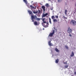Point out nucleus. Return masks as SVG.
Instances as JSON below:
<instances>
[{
	"label": "nucleus",
	"mask_w": 76,
	"mask_h": 76,
	"mask_svg": "<svg viewBox=\"0 0 76 76\" xmlns=\"http://www.w3.org/2000/svg\"><path fill=\"white\" fill-rule=\"evenodd\" d=\"M31 20H32V22H34V20H37L39 21L41 20V18H37V17L36 15H32L31 16Z\"/></svg>",
	"instance_id": "obj_1"
},
{
	"label": "nucleus",
	"mask_w": 76,
	"mask_h": 76,
	"mask_svg": "<svg viewBox=\"0 0 76 76\" xmlns=\"http://www.w3.org/2000/svg\"><path fill=\"white\" fill-rule=\"evenodd\" d=\"M70 23L71 24H72L74 26L76 25V21L74 20H72Z\"/></svg>",
	"instance_id": "obj_2"
},
{
	"label": "nucleus",
	"mask_w": 76,
	"mask_h": 76,
	"mask_svg": "<svg viewBox=\"0 0 76 76\" xmlns=\"http://www.w3.org/2000/svg\"><path fill=\"white\" fill-rule=\"evenodd\" d=\"M55 32V31L54 30H53V31L52 33H50L49 35V36L50 37H51L52 36H53V35L54 34V33Z\"/></svg>",
	"instance_id": "obj_3"
},
{
	"label": "nucleus",
	"mask_w": 76,
	"mask_h": 76,
	"mask_svg": "<svg viewBox=\"0 0 76 76\" xmlns=\"http://www.w3.org/2000/svg\"><path fill=\"white\" fill-rule=\"evenodd\" d=\"M42 25L43 26L44 28H47V27H48V25H49V24L48 23V22L47 23L46 25H45V24L42 23Z\"/></svg>",
	"instance_id": "obj_4"
},
{
	"label": "nucleus",
	"mask_w": 76,
	"mask_h": 76,
	"mask_svg": "<svg viewBox=\"0 0 76 76\" xmlns=\"http://www.w3.org/2000/svg\"><path fill=\"white\" fill-rule=\"evenodd\" d=\"M67 32L68 33H70V32H72V30L70 29V27H69L68 28Z\"/></svg>",
	"instance_id": "obj_5"
},
{
	"label": "nucleus",
	"mask_w": 76,
	"mask_h": 76,
	"mask_svg": "<svg viewBox=\"0 0 76 76\" xmlns=\"http://www.w3.org/2000/svg\"><path fill=\"white\" fill-rule=\"evenodd\" d=\"M28 12L29 15H33V13H32V11H31V10H28Z\"/></svg>",
	"instance_id": "obj_6"
},
{
	"label": "nucleus",
	"mask_w": 76,
	"mask_h": 76,
	"mask_svg": "<svg viewBox=\"0 0 76 76\" xmlns=\"http://www.w3.org/2000/svg\"><path fill=\"white\" fill-rule=\"evenodd\" d=\"M48 15V13H45V14H44L42 16V18H44V17H45L46 16H47Z\"/></svg>",
	"instance_id": "obj_7"
},
{
	"label": "nucleus",
	"mask_w": 76,
	"mask_h": 76,
	"mask_svg": "<svg viewBox=\"0 0 76 76\" xmlns=\"http://www.w3.org/2000/svg\"><path fill=\"white\" fill-rule=\"evenodd\" d=\"M48 45L50 46H53V45H52V43H51L50 41L48 42Z\"/></svg>",
	"instance_id": "obj_8"
},
{
	"label": "nucleus",
	"mask_w": 76,
	"mask_h": 76,
	"mask_svg": "<svg viewBox=\"0 0 76 76\" xmlns=\"http://www.w3.org/2000/svg\"><path fill=\"white\" fill-rule=\"evenodd\" d=\"M42 8L43 9L44 12H44H45V7L44 6H42Z\"/></svg>",
	"instance_id": "obj_9"
},
{
	"label": "nucleus",
	"mask_w": 76,
	"mask_h": 76,
	"mask_svg": "<svg viewBox=\"0 0 76 76\" xmlns=\"http://www.w3.org/2000/svg\"><path fill=\"white\" fill-rule=\"evenodd\" d=\"M34 24L35 25H39V24L38 23V22H37V21H34Z\"/></svg>",
	"instance_id": "obj_10"
},
{
	"label": "nucleus",
	"mask_w": 76,
	"mask_h": 76,
	"mask_svg": "<svg viewBox=\"0 0 76 76\" xmlns=\"http://www.w3.org/2000/svg\"><path fill=\"white\" fill-rule=\"evenodd\" d=\"M42 21L43 22V23H47L46 21H45V18H43L42 19Z\"/></svg>",
	"instance_id": "obj_11"
},
{
	"label": "nucleus",
	"mask_w": 76,
	"mask_h": 76,
	"mask_svg": "<svg viewBox=\"0 0 76 76\" xmlns=\"http://www.w3.org/2000/svg\"><path fill=\"white\" fill-rule=\"evenodd\" d=\"M75 55L74 54V52H72L71 53V54L70 55L71 57H73V56H74V55Z\"/></svg>",
	"instance_id": "obj_12"
},
{
	"label": "nucleus",
	"mask_w": 76,
	"mask_h": 76,
	"mask_svg": "<svg viewBox=\"0 0 76 76\" xmlns=\"http://www.w3.org/2000/svg\"><path fill=\"white\" fill-rule=\"evenodd\" d=\"M55 50L56 51L57 53H58V52H60V50L58 49L57 48H56L55 49Z\"/></svg>",
	"instance_id": "obj_13"
},
{
	"label": "nucleus",
	"mask_w": 76,
	"mask_h": 76,
	"mask_svg": "<svg viewBox=\"0 0 76 76\" xmlns=\"http://www.w3.org/2000/svg\"><path fill=\"white\" fill-rule=\"evenodd\" d=\"M59 61V59H57L56 60L55 62L56 63H58Z\"/></svg>",
	"instance_id": "obj_14"
},
{
	"label": "nucleus",
	"mask_w": 76,
	"mask_h": 76,
	"mask_svg": "<svg viewBox=\"0 0 76 76\" xmlns=\"http://www.w3.org/2000/svg\"><path fill=\"white\" fill-rule=\"evenodd\" d=\"M23 1L26 4H28V2L27 1V0H23Z\"/></svg>",
	"instance_id": "obj_15"
},
{
	"label": "nucleus",
	"mask_w": 76,
	"mask_h": 76,
	"mask_svg": "<svg viewBox=\"0 0 76 76\" xmlns=\"http://www.w3.org/2000/svg\"><path fill=\"white\" fill-rule=\"evenodd\" d=\"M30 7H31V10H32L33 9H34V7L32 5H30Z\"/></svg>",
	"instance_id": "obj_16"
},
{
	"label": "nucleus",
	"mask_w": 76,
	"mask_h": 76,
	"mask_svg": "<svg viewBox=\"0 0 76 76\" xmlns=\"http://www.w3.org/2000/svg\"><path fill=\"white\" fill-rule=\"evenodd\" d=\"M53 21L54 22H57V20L56 19H54L53 20Z\"/></svg>",
	"instance_id": "obj_17"
},
{
	"label": "nucleus",
	"mask_w": 76,
	"mask_h": 76,
	"mask_svg": "<svg viewBox=\"0 0 76 76\" xmlns=\"http://www.w3.org/2000/svg\"><path fill=\"white\" fill-rule=\"evenodd\" d=\"M67 10H65V13L66 15H67Z\"/></svg>",
	"instance_id": "obj_18"
},
{
	"label": "nucleus",
	"mask_w": 76,
	"mask_h": 76,
	"mask_svg": "<svg viewBox=\"0 0 76 76\" xmlns=\"http://www.w3.org/2000/svg\"><path fill=\"white\" fill-rule=\"evenodd\" d=\"M51 18L52 19H55V17H54V16L53 15L52 16H51Z\"/></svg>",
	"instance_id": "obj_19"
},
{
	"label": "nucleus",
	"mask_w": 76,
	"mask_h": 76,
	"mask_svg": "<svg viewBox=\"0 0 76 76\" xmlns=\"http://www.w3.org/2000/svg\"><path fill=\"white\" fill-rule=\"evenodd\" d=\"M49 23H50V24H51V23H51V18H49Z\"/></svg>",
	"instance_id": "obj_20"
},
{
	"label": "nucleus",
	"mask_w": 76,
	"mask_h": 76,
	"mask_svg": "<svg viewBox=\"0 0 76 76\" xmlns=\"http://www.w3.org/2000/svg\"><path fill=\"white\" fill-rule=\"evenodd\" d=\"M33 13H34V14H36V13H37L38 11H37L36 12H35V11H33Z\"/></svg>",
	"instance_id": "obj_21"
},
{
	"label": "nucleus",
	"mask_w": 76,
	"mask_h": 76,
	"mask_svg": "<svg viewBox=\"0 0 76 76\" xmlns=\"http://www.w3.org/2000/svg\"><path fill=\"white\" fill-rule=\"evenodd\" d=\"M69 67V65H65V66H64V67H65V68L66 69L67 68V67Z\"/></svg>",
	"instance_id": "obj_22"
},
{
	"label": "nucleus",
	"mask_w": 76,
	"mask_h": 76,
	"mask_svg": "<svg viewBox=\"0 0 76 76\" xmlns=\"http://www.w3.org/2000/svg\"><path fill=\"white\" fill-rule=\"evenodd\" d=\"M65 48H66V49H69V47L67 45H65Z\"/></svg>",
	"instance_id": "obj_23"
},
{
	"label": "nucleus",
	"mask_w": 76,
	"mask_h": 76,
	"mask_svg": "<svg viewBox=\"0 0 76 76\" xmlns=\"http://www.w3.org/2000/svg\"><path fill=\"white\" fill-rule=\"evenodd\" d=\"M63 19H67V18L65 17L64 16H63Z\"/></svg>",
	"instance_id": "obj_24"
},
{
	"label": "nucleus",
	"mask_w": 76,
	"mask_h": 76,
	"mask_svg": "<svg viewBox=\"0 0 76 76\" xmlns=\"http://www.w3.org/2000/svg\"><path fill=\"white\" fill-rule=\"evenodd\" d=\"M41 12L40 11V10H38V13L39 14V13H41Z\"/></svg>",
	"instance_id": "obj_25"
},
{
	"label": "nucleus",
	"mask_w": 76,
	"mask_h": 76,
	"mask_svg": "<svg viewBox=\"0 0 76 76\" xmlns=\"http://www.w3.org/2000/svg\"><path fill=\"white\" fill-rule=\"evenodd\" d=\"M55 18H58V17L57 15H56L55 16Z\"/></svg>",
	"instance_id": "obj_26"
},
{
	"label": "nucleus",
	"mask_w": 76,
	"mask_h": 76,
	"mask_svg": "<svg viewBox=\"0 0 76 76\" xmlns=\"http://www.w3.org/2000/svg\"><path fill=\"white\" fill-rule=\"evenodd\" d=\"M46 5H46V6H48V4H47Z\"/></svg>",
	"instance_id": "obj_27"
},
{
	"label": "nucleus",
	"mask_w": 76,
	"mask_h": 76,
	"mask_svg": "<svg viewBox=\"0 0 76 76\" xmlns=\"http://www.w3.org/2000/svg\"><path fill=\"white\" fill-rule=\"evenodd\" d=\"M58 0V2H60V0Z\"/></svg>",
	"instance_id": "obj_28"
},
{
	"label": "nucleus",
	"mask_w": 76,
	"mask_h": 76,
	"mask_svg": "<svg viewBox=\"0 0 76 76\" xmlns=\"http://www.w3.org/2000/svg\"><path fill=\"white\" fill-rule=\"evenodd\" d=\"M69 37H72V35L70 34L69 35Z\"/></svg>",
	"instance_id": "obj_29"
},
{
	"label": "nucleus",
	"mask_w": 76,
	"mask_h": 76,
	"mask_svg": "<svg viewBox=\"0 0 76 76\" xmlns=\"http://www.w3.org/2000/svg\"><path fill=\"white\" fill-rule=\"evenodd\" d=\"M75 7H76V3L75 4Z\"/></svg>",
	"instance_id": "obj_30"
},
{
	"label": "nucleus",
	"mask_w": 76,
	"mask_h": 76,
	"mask_svg": "<svg viewBox=\"0 0 76 76\" xmlns=\"http://www.w3.org/2000/svg\"><path fill=\"white\" fill-rule=\"evenodd\" d=\"M49 1H51V0H48Z\"/></svg>",
	"instance_id": "obj_31"
},
{
	"label": "nucleus",
	"mask_w": 76,
	"mask_h": 76,
	"mask_svg": "<svg viewBox=\"0 0 76 76\" xmlns=\"http://www.w3.org/2000/svg\"><path fill=\"white\" fill-rule=\"evenodd\" d=\"M43 30H44V28H43Z\"/></svg>",
	"instance_id": "obj_32"
},
{
	"label": "nucleus",
	"mask_w": 76,
	"mask_h": 76,
	"mask_svg": "<svg viewBox=\"0 0 76 76\" xmlns=\"http://www.w3.org/2000/svg\"><path fill=\"white\" fill-rule=\"evenodd\" d=\"M65 64H67V63H65Z\"/></svg>",
	"instance_id": "obj_33"
},
{
	"label": "nucleus",
	"mask_w": 76,
	"mask_h": 76,
	"mask_svg": "<svg viewBox=\"0 0 76 76\" xmlns=\"http://www.w3.org/2000/svg\"><path fill=\"white\" fill-rule=\"evenodd\" d=\"M72 0V1H73V0Z\"/></svg>",
	"instance_id": "obj_34"
}]
</instances>
